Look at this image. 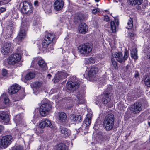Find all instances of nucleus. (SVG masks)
Instances as JSON below:
<instances>
[{"mask_svg": "<svg viewBox=\"0 0 150 150\" xmlns=\"http://www.w3.org/2000/svg\"><path fill=\"white\" fill-rule=\"evenodd\" d=\"M86 61L87 63L92 64L95 62V60L93 57H91L89 58L86 59Z\"/></svg>", "mask_w": 150, "mask_h": 150, "instance_id": "obj_38", "label": "nucleus"}, {"mask_svg": "<svg viewBox=\"0 0 150 150\" xmlns=\"http://www.w3.org/2000/svg\"><path fill=\"white\" fill-rule=\"evenodd\" d=\"M104 20L106 21H108L109 20V18L107 16H105L104 17Z\"/></svg>", "mask_w": 150, "mask_h": 150, "instance_id": "obj_47", "label": "nucleus"}, {"mask_svg": "<svg viewBox=\"0 0 150 150\" xmlns=\"http://www.w3.org/2000/svg\"><path fill=\"white\" fill-rule=\"evenodd\" d=\"M129 55V52L126 50L125 51L124 56H123L122 54L120 52H115L112 54V58L114 59V58H115L119 62L122 63L125 62Z\"/></svg>", "mask_w": 150, "mask_h": 150, "instance_id": "obj_3", "label": "nucleus"}, {"mask_svg": "<svg viewBox=\"0 0 150 150\" xmlns=\"http://www.w3.org/2000/svg\"><path fill=\"white\" fill-rule=\"evenodd\" d=\"M40 127L43 128L45 127H52L51 121L48 119H45L42 121L39 124Z\"/></svg>", "mask_w": 150, "mask_h": 150, "instance_id": "obj_17", "label": "nucleus"}, {"mask_svg": "<svg viewBox=\"0 0 150 150\" xmlns=\"http://www.w3.org/2000/svg\"><path fill=\"white\" fill-rule=\"evenodd\" d=\"M62 67H65L66 69H67V66L66 67V66H64V65H62Z\"/></svg>", "mask_w": 150, "mask_h": 150, "instance_id": "obj_57", "label": "nucleus"}, {"mask_svg": "<svg viewBox=\"0 0 150 150\" xmlns=\"http://www.w3.org/2000/svg\"><path fill=\"white\" fill-rule=\"evenodd\" d=\"M27 30L26 25H25L23 22L21 24L20 32L16 38L17 40L19 41L23 40L26 35V32Z\"/></svg>", "mask_w": 150, "mask_h": 150, "instance_id": "obj_8", "label": "nucleus"}, {"mask_svg": "<svg viewBox=\"0 0 150 150\" xmlns=\"http://www.w3.org/2000/svg\"><path fill=\"white\" fill-rule=\"evenodd\" d=\"M143 108L142 104L139 102H136L132 105L129 108L130 112L134 114H139Z\"/></svg>", "mask_w": 150, "mask_h": 150, "instance_id": "obj_5", "label": "nucleus"}, {"mask_svg": "<svg viewBox=\"0 0 150 150\" xmlns=\"http://www.w3.org/2000/svg\"><path fill=\"white\" fill-rule=\"evenodd\" d=\"M7 62L9 64V62L8 61V59L7 60Z\"/></svg>", "mask_w": 150, "mask_h": 150, "instance_id": "obj_58", "label": "nucleus"}, {"mask_svg": "<svg viewBox=\"0 0 150 150\" xmlns=\"http://www.w3.org/2000/svg\"><path fill=\"white\" fill-rule=\"evenodd\" d=\"M33 87L35 88H38L40 87L42 85V82L36 81L33 82L32 84Z\"/></svg>", "mask_w": 150, "mask_h": 150, "instance_id": "obj_32", "label": "nucleus"}, {"mask_svg": "<svg viewBox=\"0 0 150 150\" xmlns=\"http://www.w3.org/2000/svg\"><path fill=\"white\" fill-rule=\"evenodd\" d=\"M79 83L77 82L70 81L67 82L66 87L68 90L74 91L79 88Z\"/></svg>", "mask_w": 150, "mask_h": 150, "instance_id": "obj_14", "label": "nucleus"}, {"mask_svg": "<svg viewBox=\"0 0 150 150\" xmlns=\"http://www.w3.org/2000/svg\"><path fill=\"white\" fill-rule=\"evenodd\" d=\"M115 20L116 22V25H117V26H118L119 24V22L118 19H115Z\"/></svg>", "mask_w": 150, "mask_h": 150, "instance_id": "obj_50", "label": "nucleus"}, {"mask_svg": "<svg viewBox=\"0 0 150 150\" xmlns=\"http://www.w3.org/2000/svg\"><path fill=\"white\" fill-rule=\"evenodd\" d=\"M112 63L110 64V68L112 70L116 69L118 68L117 62L113 58L111 59Z\"/></svg>", "mask_w": 150, "mask_h": 150, "instance_id": "obj_31", "label": "nucleus"}, {"mask_svg": "<svg viewBox=\"0 0 150 150\" xmlns=\"http://www.w3.org/2000/svg\"><path fill=\"white\" fill-rule=\"evenodd\" d=\"M111 28L112 31L113 33H115L116 32V25L115 22L113 21H112L110 23Z\"/></svg>", "mask_w": 150, "mask_h": 150, "instance_id": "obj_36", "label": "nucleus"}, {"mask_svg": "<svg viewBox=\"0 0 150 150\" xmlns=\"http://www.w3.org/2000/svg\"><path fill=\"white\" fill-rule=\"evenodd\" d=\"M23 115L22 113L18 114L15 117L14 120L17 125L25 126V123L23 120Z\"/></svg>", "mask_w": 150, "mask_h": 150, "instance_id": "obj_12", "label": "nucleus"}, {"mask_svg": "<svg viewBox=\"0 0 150 150\" xmlns=\"http://www.w3.org/2000/svg\"><path fill=\"white\" fill-rule=\"evenodd\" d=\"M130 4L132 5H140L142 2L143 0H128Z\"/></svg>", "mask_w": 150, "mask_h": 150, "instance_id": "obj_34", "label": "nucleus"}, {"mask_svg": "<svg viewBox=\"0 0 150 150\" xmlns=\"http://www.w3.org/2000/svg\"><path fill=\"white\" fill-rule=\"evenodd\" d=\"M21 59V56L18 53L11 54L10 56V68L12 65V68H15L16 66L15 64L19 62Z\"/></svg>", "mask_w": 150, "mask_h": 150, "instance_id": "obj_7", "label": "nucleus"}, {"mask_svg": "<svg viewBox=\"0 0 150 150\" xmlns=\"http://www.w3.org/2000/svg\"><path fill=\"white\" fill-rule=\"evenodd\" d=\"M139 76V73L138 72H136L134 76L135 78H137Z\"/></svg>", "mask_w": 150, "mask_h": 150, "instance_id": "obj_49", "label": "nucleus"}, {"mask_svg": "<svg viewBox=\"0 0 150 150\" xmlns=\"http://www.w3.org/2000/svg\"><path fill=\"white\" fill-rule=\"evenodd\" d=\"M99 9L98 8H97L93 9L92 11V12L93 14H96L98 12H99Z\"/></svg>", "mask_w": 150, "mask_h": 150, "instance_id": "obj_43", "label": "nucleus"}, {"mask_svg": "<svg viewBox=\"0 0 150 150\" xmlns=\"http://www.w3.org/2000/svg\"><path fill=\"white\" fill-rule=\"evenodd\" d=\"M99 70L97 67L94 66L91 67L88 72V76L91 79L96 80V78L98 74Z\"/></svg>", "mask_w": 150, "mask_h": 150, "instance_id": "obj_11", "label": "nucleus"}, {"mask_svg": "<svg viewBox=\"0 0 150 150\" xmlns=\"http://www.w3.org/2000/svg\"><path fill=\"white\" fill-rule=\"evenodd\" d=\"M15 29V25L14 24L12 23L10 25V32L11 31L13 33L14 32V29Z\"/></svg>", "mask_w": 150, "mask_h": 150, "instance_id": "obj_41", "label": "nucleus"}, {"mask_svg": "<svg viewBox=\"0 0 150 150\" xmlns=\"http://www.w3.org/2000/svg\"><path fill=\"white\" fill-rule=\"evenodd\" d=\"M58 98H55V101L56 102H58V99H59L60 98H59V97H58Z\"/></svg>", "mask_w": 150, "mask_h": 150, "instance_id": "obj_53", "label": "nucleus"}, {"mask_svg": "<svg viewBox=\"0 0 150 150\" xmlns=\"http://www.w3.org/2000/svg\"><path fill=\"white\" fill-rule=\"evenodd\" d=\"M24 93H25V91L24 90H23L22 94L24 95Z\"/></svg>", "mask_w": 150, "mask_h": 150, "instance_id": "obj_56", "label": "nucleus"}, {"mask_svg": "<svg viewBox=\"0 0 150 150\" xmlns=\"http://www.w3.org/2000/svg\"><path fill=\"white\" fill-rule=\"evenodd\" d=\"M144 83L146 86L150 87V75L144 76Z\"/></svg>", "mask_w": 150, "mask_h": 150, "instance_id": "obj_28", "label": "nucleus"}, {"mask_svg": "<svg viewBox=\"0 0 150 150\" xmlns=\"http://www.w3.org/2000/svg\"><path fill=\"white\" fill-rule=\"evenodd\" d=\"M78 49L81 54H87L92 51V47L89 44L86 43L79 45Z\"/></svg>", "mask_w": 150, "mask_h": 150, "instance_id": "obj_6", "label": "nucleus"}, {"mask_svg": "<svg viewBox=\"0 0 150 150\" xmlns=\"http://www.w3.org/2000/svg\"><path fill=\"white\" fill-rule=\"evenodd\" d=\"M2 52L3 54L5 55L7 54L9 52V47H5V46H4Z\"/></svg>", "mask_w": 150, "mask_h": 150, "instance_id": "obj_37", "label": "nucleus"}, {"mask_svg": "<svg viewBox=\"0 0 150 150\" xmlns=\"http://www.w3.org/2000/svg\"><path fill=\"white\" fill-rule=\"evenodd\" d=\"M148 124L150 126V122H148Z\"/></svg>", "mask_w": 150, "mask_h": 150, "instance_id": "obj_61", "label": "nucleus"}, {"mask_svg": "<svg viewBox=\"0 0 150 150\" xmlns=\"http://www.w3.org/2000/svg\"><path fill=\"white\" fill-rule=\"evenodd\" d=\"M147 56L149 57V58L150 59V52L149 53Z\"/></svg>", "mask_w": 150, "mask_h": 150, "instance_id": "obj_55", "label": "nucleus"}, {"mask_svg": "<svg viewBox=\"0 0 150 150\" xmlns=\"http://www.w3.org/2000/svg\"><path fill=\"white\" fill-rule=\"evenodd\" d=\"M5 11L6 9L5 8L1 7H0V14Z\"/></svg>", "mask_w": 150, "mask_h": 150, "instance_id": "obj_46", "label": "nucleus"}, {"mask_svg": "<svg viewBox=\"0 0 150 150\" xmlns=\"http://www.w3.org/2000/svg\"><path fill=\"white\" fill-rule=\"evenodd\" d=\"M64 6V2L62 0H57L54 4V7L56 10H61Z\"/></svg>", "mask_w": 150, "mask_h": 150, "instance_id": "obj_16", "label": "nucleus"}, {"mask_svg": "<svg viewBox=\"0 0 150 150\" xmlns=\"http://www.w3.org/2000/svg\"><path fill=\"white\" fill-rule=\"evenodd\" d=\"M83 19V16L81 13L76 14L74 17V21L76 22H80Z\"/></svg>", "mask_w": 150, "mask_h": 150, "instance_id": "obj_27", "label": "nucleus"}, {"mask_svg": "<svg viewBox=\"0 0 150 150\" xmlns=\"http://www.w3.org/2000/svg\"><path fill=\"white\" fill-rule=\"evenodd\" d=\"M58 119L61 122H63L65 121L67 118L66 114L63 112H60L58 113Z\"/></svg>", "mask_w": 150, "mask_h": 150, "instance_id": "obj_26", "label": "nucleus"}, {"mask_svg": "<svg viewBox=\"0 0 150 150\" xmlns=\"http://www.w3.org/2000/svg\"><path fill=\"white\" fill-rule=\"evenodd\" d=\"M68 75V74L64 72V71H62L59 74H56L55 80L57 82L60 79H65Z\"/></svg>", "mask_w": 150, "mask_h": 150, "instance_id": "obj_20", "label": "nucleus"}, {"mask_svg": "<svg viewBox=\"0 0 150 150\" xmlns=\"http://www.w3.org/2000/svg\"><path fill=\"white\" fill-rule=\"evenodd\" d=\"M96 2H98L100 0H95Z\"/></svg>", "mask_w": 150, "mask_h": 150, "instance_id": "obj_59", "label": "nucleus"}, {"mask_svg": "<svg viewBox=\"0 0 150 150\" xmlns=\"http://www.w3.org/2000/svg\"><path fill=\"white\" fill-rule=\"evenodd\" d=\"M38 60V57H36L34 58V59L33 60L31 63V66H33V64L36 63Z\"/></svg>", "mask_w": 150, "mask_h": 150, "instance_id": "obj_44", "label": "nucleus"}, {"mask_svg": "<svg viewBox=\"0 0 150 150\" xmlns=\"http://www.w3.org/2000/svg\"><path fill=\"white\" fill-rule=\"evenodd\" d=\"M149 142H150V137L149 139Z\"/></svg>", "mask_w": 150, "mask_h": 150, "instance_id": "obj_64", "label": "nucleus"}, {"mask_svg": "<svg viewBox=\"0 0 150 150\" xmlns=\"http://www.w3.org/2000/svg\"><path fill=\"white\" fill-rule=\"evenodd\" d=\"M110 93H104L101 96V101L105 105H107L108 107L110 108L112 106L111 101V97Z\"/></svg>", "mask_w": 150, "mask_h": 150, "instance_id": "obj_9", "label": "nucleus"}, {"mask_svg": "<svg viewBox=\"0 0 150 150\" xmlns=\"http://www.w3.org/2000/svg\"><path fill=\"white\" fill-rule=\"evenodd\" d=\"M8 0H3V1H2L1 0H0V5L8 3Z\"/></svg>", "mask_w": 150, "mask_h": 150, "instance_id": "obj_42", "label": "nucleus"}, {"mask_svg": "<svg viewBox=\"0 0 150 150\" xmlns=\"http://www.w3.org/2000/svg\"><path fill=\"white\" fill-rule=\"evenodd\" d=\"M77 99L76 98L74 102L76 104H80L83 103L84 102V98L82 96V94H79L76 96Z\"/></svg>", "mask_w": 150, "mask_h": 150, "instance_id": "obj_25", "label": "nucleus"}, {"mask_svg": "<svg viewBox=\"0 0 150 150\" xmlns=\"http://www.w3.org/2000/svg\"><path fill=\"white\" fill-rule=\"evenodd\" d=\"M52 109V105L48 103L42 104L40 106L39 112L40 115L44 117L48 115Z\"/></svg>", "mask_w": 150, "mask_h": 150, "instance_id": "obj_4", "label": "nucleus"}, {"mask_svg": "<svg viewBox=\"0 0 150 150\" xmlns=\"http://www.w3.org/2000/svg\"><path fill=\"white\" fill-rule=\"evenodd\" d=\"M4 127L0 125V134L2 132V131L4 130Z\"/></svg>", "mask_w": 150, "mask_h": 150, "instance_id": "obj_48", "label": "nucleus"}, {"mask_svg": "<svg viewBox=\"0 0 150 150\" xmlns=\"http://www.w3.org/2000/svg\"><path fill=\"white\" fill-rule=\"evenodd\" d=\"M130 100H133L134 99V98H130Z\"/></svg>", "mask_w": 150, "mask_h": 150, "instance_id": "obj_63", "label": "nucleus"}, {"mask_svg": "<svg viewBox=\"0 0 150 150\" xmlns=\"http://www.w3.org/2000/svg\"><path fill=\"white\" fill-rule=\"evenodd\" d=\"M66 99L65 98H64V99H62V100H63H63H65Z\"/></svg>", "mask_w": 150, "mask_h": 150, "instance_id": "obj_62", "label": "nucleus"}, {"mask_svg": "<svg viewBox=\"0 0 150 150\" xmlns=\"http://www.w3.org/2000/svg\"><path fill=\"white\" fill-rule=\"evenodd\" d=\"M23 7L21 9L22 11L24 13H28L31 7V4L28 2L24 1L23 2Z\"/></svg>", "mask_w": 150, "mask_h": 150, "instance_id": "obj_18", "label": "nucleus"}, {"mask_svg": "<svg viewBox=\"0 0 150 150\" xmlns=\"http://www.w3.org/2000/svg\"><path fill=\"white\" fill-rule=\"evenodd\" d=\"M131 56L134 59H137L138 57L137 55V49L136 48L133 49L131 51Z\"/></svg>", "mask_w": 150, "mask_h": 150, "instance_id": "obj_30", "label": "nucleus"}, {"mask_svg": "<svg viewBox=\"0 0 150 150\" xmlns=\"http://www.w3.org/2000/svg\"><path fill=\"white\" fill-rule=\"evenodd\" d=\"M9 142V136L6 135L3 137L1 140V148H6L8 146Z\"/></svg>", "mask_w": 150, "mask_h": 150, "instance_id": "obj_15", "label": "nucleus"}, {"mask_svg": "<svg viewBox=\"0 0 150 150\" xmlns=\"http://www.w3.org/2000/svg\"><path fill=\"white\" fill-rule=\"evenodd\" d=\"M7 74V71L5 69H3L2 70V74L3 76H5Z\"/></svg>", "mask_w": 150, "mask_h": 150, "instance_id": "obj_45", "label": "nucleus"}, {"mask_svg": "<svg viewBox=\"0 0 150 150\" xmlns=\"http://www.w3.org/2000/svg\"><path fill=\"white\" fill-rule=\"evenodd\" d=\"M57 149L58 150H68L67 147L63 143H60L58 144Z\"/></svg>", "mask_w": 150, "mask_h": 150, "instance_id": "obj_33", "label": "nucleus"}, {"mask_svg": "<svg viewBox=\"0 0 150 150\" xmlns=\"http://www.w3.org/2000/svg\"><path fill=\"white\" fill-rule=\"evenodd\" d=\"M92 118V115L91 114H89L87 115L86 118L85 119L83 124V126H85V128L88 129L89 126L91 123V119Z\"/></svg>", "mask_w": 150, "mask_h": 150, "instance_id": "obj_19", "label": "nucleus"}, {"mask_svg": "<svg viewBox=\"0 0 150 150\" xmlns=\"http://www.w3.org/2000/svg\"><path fill=\"white\" fill-rule=\"evenodd\" d=\"M134 34L132 33H131L129 34L130 36L131 37H133L134 36Z\"/></svg>", "mask_w": 150, "mask_h": 150, "instance_id": "obj_51", "label": "nucleus"}, {"mask_svg": "<svg viewBox=\"0 0 150 150\" xmlns=\"http://www.w3.org/2000/svg\"><path fill=\"white\" fill-rule=\"evenodd\" d=\"M57 38L54 33H48L43 40L41 50L43 51L49 52L54 49V45Z\"/></svg>", "mask_w": 150, "mask_h": 150, "instance_id": "obj_1", "label": "nucleus"}, {"mask_svg": "<svg viewBox=\"0 0 150 150\" xmlns=\"http://www.w3.org/2000/svg\"><path fill=\"white\" fill-rule=\"evenodd\" d=\"M51 76V75L50 74H48L47 75V77L49 79H50Z\"/></svg>", "mask_w": 150, "mask_h": 150, "instance_id": "obj_54", "label": "nucleus"}, {"mask_svg": "<svg viewBox=\"0 0 150 150\" xmlns=\"http://www.w3.org/2000/svg\"><path fill=\"white\" fill-rule=\"evenodd\" d=\"M38 4V1H35L34 2V4L35 6H36Z\"/></svg>", "mask_w": 150, "mask_h": 150, "instance_id": "obj_52", "label": "nucleus"}, {"mask_svg": "<svg viewBox=\"0 0 150 150\" xmlns=\"http://www.w3.org/2000/svg\"><path fill=\"white\" fill-rule=\"evenodd\" d=\"M78 30L80 33L85 34L87 31L88 27L85 23H82L79 25Z\"/></svg>", "mask_w": 150, "mask_h": 150, "instance_id": "obj_21", "label": "nucleus"}, {"mask_svg": "<svg viewBox=\"0 0 150 150\" xmlns=\"http://www.w3.org/2000/svg\"><path fill=\"white\" fill-rule=\"evenodd\" d=\"M0 119L4 122V124L6 125L9 124V116L7 112H0Z\"/></svg>", "mask_w": 150, "mask_h": 150, "instance_id": "obj_13", "label": "nucleus"}, {"mask_svg": "<svg viewBox=\"0 0 150 150\" xmlns=\"http://www.w3.org/2000/svg\"><path fill=\"white\" fill-rule=\"evenodd\" d=\"M39 66L44 70H46L47 69V67L45 61L42 60H40L38 62Z\"/></svg>", "mask_w": 150, "mask_h": 150, "instance_id": "obj_29", "label": "nucleus"}, {"mask_svg": "<svg viewBox=\"0 0 150 150\" xmlns=\"http://www.w3.org/2000/svg\"><path fill=\"white\" fill-rule=\"evenodd\" d=\"M21 86L17 84L13 85L10 88V93L14 94L17 92L20 89Z\"/></svg>", "mask_w": 150, "mask_h": 150, "instance_id": "obj_22", "label": "nucleus"}, {"mask_svg": "<svg viewBox=\"0 0 150 150\" xmlns=\"http://www.w3.org/2000/svg\"><path fill=\"white\" fill-rule=\"evenodd\" d=\"M35 74L33 72H30L26 74L25 78L27 80H30L35 77Z\"/></svg>", "mask_w": 150, "mask_h": 150, "instance_id": "obj_35", "label": "nucleus"}, {"mask_svg": "<svg viewBox=\"0 0 150 150\" xmlns=\"http://www.w3.org/2000/svg\"><path fill=\"white\" fill-rule=\"evenodd\" d=\"M114 116L113 114H108L105 117L103 122V126L106 130L109 131L114 127Z\"/></svg>", "mask_w": 150, "mask_h": 150, "instance_id": "obj_2", "label": "nucleus"}, {"mask_svg": "<svg viewBox=\"0 0 150 150\" xmlns=\"http://www.w3.org/2000/svg\"><path fill=\"white\" fill-rule=\"evenodd\" d=\"M70 118L73 122H76L81 121L82 120V117L80 115H75L73 114L70 115Z\"/></svg>", "mask_w": 150, "mask_h": 150, "instance_id": "obj_24", "label": "nucleus"}, {"mask_svg": "<svg viewBox=\"0 0 150 150\" xmlns=\"http://www.w3.org/2000/svg\"><path fill=\"white\" fill-rule=\"evenodd\" d=\"M23 147L19 145L16 147H13L12 150H23Z\"/></svg>", "mask_w": 150, "mask_h": 150, "instance_id": "obj_40", "label": "nucleus"}, {"mask_svg": "<svg viewBox=\"0 0 150 150\" xmlns=\"http://www.w3.org/2000/svg\"><path fill=\"white\" fill-rule=\"evenodd\" d=\"M60 132L65 137H69L71 134L70 130L64 127L60 128Z\"/></svg>", "mask_w": 150, "mask_h": 150, "instance_id": "obj_23", "label": "nucleus"}, {"mask_svg": "<svg viewBox=\"0 0 150 150\" xmlns=\"http://www.w3.org/2000/svg\"><path fill=\"white\" fill-rule=\"evenodd\" d=\"M12 139V137L11 136H10V141H11V140Z\"/></svg>", "mask_w": 150, "mask_h": 150, "instance_id": "obj_60", "label": "nucleus"}, {"mask_svg": "<svg viewBox=\"0 0 150 150\" xmlns=\"http://www.w3.org/2000/svg\"><path fill=\"white\" fill-rule=\"evenodd\" d=\"M132 23V20L131 18H130V19L128 20V22H127V25L129 26V27L127 28V29H130L132 28L133 26V24Z\"/></svg>", "mask_w": 150, "mask_h": 150, "instance_id": "obj_39", "label": "nucleus"}, {"mask_svg": "<svg viewBox=\"0 0 150 150\" xmlns=\"http://www.w3.org/2000/svg\"><path fill=\"white\" fill-rule=\"evenodd\" d=\"M9 103L8 96L5 93L2 94L0 98V109L4 108L8 105Z\"/></svg>", "mask_w": 150, "mask_h": 150, "instance_id": "obj_10", "label": "nucleus"}]
</instances>
